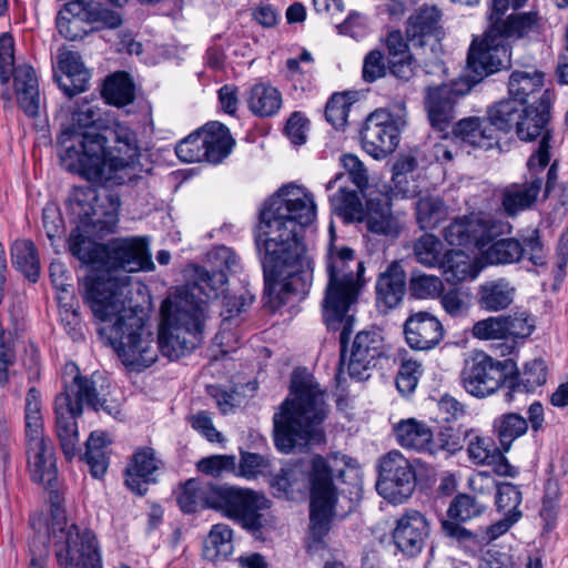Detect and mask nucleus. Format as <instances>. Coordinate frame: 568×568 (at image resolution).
I'll return each instance as SVG.
<instances>
[{
	"mask_svg": "<svg viewBox=\"0 0 568 568\" xmlns=\"http://www.w3.org/2000/svg\"><path fill=\"white\" fill-rule=\"evenodd\" d=\"M494 429L504 452L528 429V422L517 413L503 414L494 420Z\"/></svg>",
	"mask_w": 568,
	"mask_h": 568,
	"instance_id": "46",
	"label": "nucleus"
},
{
	"mask_svg": "<svg viewBox=\"0 0 568 568\" xmlns=\"http://www.w3.org/2000/svg\"><path fill=\"white\" fill-rule=\"evenodd\" d=\"M468 436L467 453L469 459L476 465L490 464L498 453L494 439L489 436L475 434L473 430L468 432Z\"/></svg>",
	"mask_w": 568,
	"mask_h": 568,
	"instance_id": "53",
	"label": "nucleus"
},
{
	"mask_svg": "<svg viewBox=\"0 0 568 568\" xmlns=\"http://www.w3.org/2000/svg\"><path fill=\"white\" fill-rule=\"evenodd\" d=\"M544 73L537 70L514 71L509 77L508 92L519 103H525L527 98L541 89Z\"/></svg>",
	"mask_w": 568,
	"mask_h": 568,
	"instance_id": "47",
	"label": "nucleus"
},
{
	"mask_svg": "<svg viewBox=\"0 0 568 568\" xmlns=\"http://www.w3.org/2000/svg\"><path fill=\"white\" fill-rule=\"evenodd\" d=\"M443 288V282L436 275L413 273L408 282V290L410 294L414 297L422 300L439 296Z\"/></svg>",
	"mask_w": 568,
	"mask_h": 568,
	"instance_id": "56",
	"label": "nucleus"
},
{
	"mask_svg": "<svg viewBox=\"0 0 568 568\" xmlns=\"http://www.w3.org/2000/svg\"><path fill=\"white\" fill-rule=\"evenodd\" d=\"M423 375V366L414 359H404L396 376V387L403 395L412 394Z\"/></svg>",
	"mask_w": 568,
	"mask_h": 568,
	"instance_id": "58",
	"label": "nucleus"
},
{
	"mask_svg": "<svg viewBox=\"0 0 568 568\" xmlns=\"http://www.w3.org/2000/svg\"><path fill=\"white\" fill-rule=\"evenodd\" d=\"M70 252L82 263L97 264L104 271L97 276H87L83 280L81 284L82 296L88 280L126 278L129 287L130 276L125 273L153 267L146 243L140 237L115 239L106 245H95L81 234L72 235Z\"/></svg>",
	"mask_w": 568,
	"mask_h": 568,
	"instance_id": "8",
	"label": "nucleus"
},
{
	"mask_svg": "<svg viewBox=\"0 0 568 568\" xmlns=\"http://www.w3.org/2000/svg\"><path fill=\"white\" fill-rule=\"evenodd\" d=\"M548 367L544 359L534 358L523 366L521 371L507 377L505 400L510 403L517 393H532L547 382Z\"/></svg>",
	"mask_w": 568,
	"mask_h": 568,
	"instance_id": "34",
	"label": "nucleus"
},
{
	"mask_svg": "<svg viewBox=\"0 0 568 568\" xmlns=\"http://www.w3.org/2000/svg\"><path fill=\"white\" fill-rule=\"evenodd\" d=\"M71 125L58 138L61 165L93 184H124L136 178L140 146L136 134L120 123L110 130L114 145L106 146L102 110L91 101L69 106Z\"/></svg>",
	"mask_w": 568,
	"mask_h": 568,
	"instance_id": "3",
	"label": "nucleus"
},
{
	"mask_svg": "<svg viewBox=\"0 0 568 568\" xmlns=\"http://www.w3.org/2000/svg\"><path fill=\"white\" fill-rule=\"evenodd\" d=\"M506 316H490L474 324L471 333L479 339H506Z\"/></svg>",
	"mask_w": 568,
	"mask_h": 568,
	"instance_id": "59",
	"label": "nucleus"
},
{
	"mask_svg": "<svg viewBox=\"0 0 568 568\" xmlns=\"http://www.w3.org/2000/svg\"><path fill=\"white\" fill-rule=\"evenodd\" d=\"M163 462L152 447H140L132 455L125 469L126 487L139 496H143L150 484L155 483L154 474L161 469Z\"/></svg>",
	"mask_w": 568,
	"mask_h": 568,
	"instance_id": "26",
	"label": "nucleus"
},
{
	"mask_svg": "<svg viewBox=\"0 0 568 568\" xmlns=\"http://www.w3.org/2000/svg\"><path fill=\"white\" fill-rule=\"evenodd\" d=\"M197 469L202 474L212 477H221L225 474H237L236 458L233 455H212L197 462Z\"/></svg>",
	"mask_w": 568,
	"mask_h": 568,
	"instance_id": "57",
	"label": "nucleus"
},
{
	"mask_svg": "<svg viewBox=\"0 0 568 568\" xmlns=\"http://www.w3.org/2000/svg\"><path fill=\"white\" fill-rule=\"evenodd\" d=\"M415 210L417 222L423 230L435 229L447 215V209L438 197H420Z\"/></svg>",
	"mask_w": 568,
	"mask_h": 568,
	"instance_id": "52",
	"label": "nucleus"
},
{
	"mask_svg": "<svg viewBox=\"0 0 568 568\" xmlns=\"http://www.w3.org/2000/svg\"><path fill=\"white\" fill-rule=\"evenodd\" d=\"M216 485H205L196 479H189L179 489L176 501L186 514L215 507Z\"/></svg>",
	"mask_w": 568,
	"mask_h": 568,
	"instance_id": "38",
	"label": "nucleus"
},
{
	"mask_svg": "<svg viewBox=\"0 0 568 568\" xmlns=\"http://www.w3.org/2000/svg\"><path fill=\"white\" fill-rule=\"evenodd\" d=\"M316 217L314 195L305 187L285 185L260 212L255 244L264 273V293L277 285L284 293L305 294L312 281V262L302 242L304 227Z\"/></svg>",
	"mask_w": 568,
	"mask_h": 568,
	"instance_id": "2",
	"label": "nucleus"
},
{
	"mask_svg": "<svg viewBox=\"0 0 568 568\" xmlns=\"http://www.w3.org/2000/svg\"><path fill=\"white\" fill-rule=\"evenodd\" d=\"M429 535L430 523L427 517L416 509H409L396 519L392 537L399 551L415 557L423 551Z\"/></svg>",
	"mask_w": 568,
	"mask_h": 568,
	"instance_id": "23",
	"label": "nucleus"
},
{
	"mask_svg": "<svg viewBox=\"0 0 568 568\" xmlns=\"http://www.w3.org/2000/svg\"><path fill=\"white\" fill-rule=\"evenodd\" d=\"M516 291L515 285L504 277L486 281L478 286V305L486 312L504 311L513 304Z\"/></svg>",
	"mask_w": 568,
	"mask_h": 568,
	"instance_id": "37",
	"label": "nucleus"
},
{
	"mask_svg": "<svg viewBox=\"0 0 568 568\" xmlns=\"http://www.w3.org/2000/svg\"><path fill=\"white\" fill-rule=\"evenodd\" d=\"M448 283L457 284L477 277L479 270L468 254L460 250L447 251L438 265Z\"/></svg>",
	"mask_w": 568,
	"mask_h": 568,
	"instance_id": "41",
	"label": "nucleus"
},
{
	"mask_svg": "<svg viewBox=\"0 0 568 568\" xmlns=\"http://www.w3.org/2000/svg\"><path fill=\"white\" fill-rule=\"evenodd\" d=\"M542 179L534 178L524 183H513L503 190L501 205L509 216L530 209L541 191Z\"/></svg>",
	"mask_w": 568,
	"mask_h": 568,
	"instance_id": "36",
	"label": "nucleus"
},
{
	"mask_svg": "<svg viewBox=\"0 0 568 568\" xmlns=\"http://www.w3.org/2000/svg\"><path fill=\"white\" fill-rule=\"evenodd\" d=\"M376 305L386 313L398 307L407 291L406 273L399 262L393 261L379 273L376 285Z\"/></svg>",
	"mask_w": 568,
	"mask_h": 568,
	"instance_id": "28",
	"label": "nucleus"
},
{
	"mask_svg": "<svg viewBox=\"0 0 568 568\" xmlns=\"http://www.w3.org/2000/svg\"><path fill=\"white\" fill-rule=\"evenodd\" d=\"M386 64L384 53L381 50L369 51L363 62L362 77L366 83H373L385 77Z\"/></svg>",
	"mask_w": 568,
	"mask_h": 568,
	"instance_id": "62",
	"label": "nucleus"
},
{
	"mask_svg": "<svg viewBox=\"0 0 568 568\" xmlns=\"http://www.w3.org/2000/svg\"><path fill=\"white\" fill-rule=\"evenodd\" d=\"M510 59L509 43L505 42L498 28L490 27L481 39L473 40L467 57L471 74L462 79H468L473 88L486 77L508 68Z\"/></svg>",
	"mask_w": 568,
	"mask_h": 568,
	"instance_id": "14",
	"label": "nucleus"
},
{
	"mask_svg": "<svg viewBox=\"0 0 568 568\" xmlns=\"http://www.w3.org/2000/svg\"><path fill=\"white\" fill-rule=\"evenodd\" d=\"M393 433L400 447L430 455L433 430L425 422L416 418L402 419L393 426Z\"/></svg>",
	"mask_w": 568,
	"mask_h": 568,
	"instance_id": "33",
	"label": "nucleus"
},
{
	"mask_svg": "<svg viewBox=\"0 0 568 568\" xmlns=\"http://www.w3.org/2000/svg\"><path fill=\"white\" fill-rule=\"evenodd\" d=\"M59 68L64 74V79H58L59 87L67 97L72 98L88 90L91 74L78 52H62L59 55Z\"/></svg>",
	"mask_w": 568,
	"mask_h": 568,
	"instance_id": "35",
	"label": "nucleus"
},
{
	"mask_svg": "<svg viewBox=\"0 0 568 568\" xmlns=\"http://www.w3.org/2000/svg\"><path fill=\"white\" fill-rule=\"evenodd\" d=\"M67 11L71 16L80 18L93 29H116L122 24V17L115 10L103 8L99 4H87L82 1L67 2Z\"/></svg>",
	"mask_w": 568,
	"mask_h": 568,
	"instance_id": "39",
	"label": "nucleus"
},
{
	"mask_svg": "<svg viewBox=\"0 0 568 568\" xmlns=\"http://www.w3.org/2000/svg\"><path fill=\"white\" fill-rule=\"evenodd\" d=\"M71 371L75 372V375L71 384L65 385L64 392L71 394V408L75 414H82L85 404L95 412L103 410L114 418L120 416L121 403L103 394L104 381L100 375L82 376L74 364L71 365Z\"/></svg>",
	"mask_w": 568,
	"mask_h": 568,
	"instance_id": "18",
	"label": "nucleus"
},
{
	"mask_svg": "<svg viewBox=\"0 0 568 568\" xmlns=\"http://www.w3.org/2000/svg\"><path fill=\"white\" fill-rule=\"evenodd\" d=\"M54 413L55 435L64 457L71 460L77 455L79 444L75 418L82 414H75L71 408V394L69 392H62L55 397Z\"/></svg>",
	"mask_w": 568,
	"mask_h": 568,
	"instance_id": "27",
	"label": "nucleus"
},
{
	"mask_svg": "<svg viewBox=\"0 0 568 568\" xmlns=\"http://www.w3.org/2000/svg\"><path fill=\"white\" fill-rule=\"evenodd\" d=\"M345 175L337 173L335 178L331 179L325 184L327 192L337 189L336 193L329 194L328 200L331 202L333 211L342 216L346 222L362 221L365 214V210L356 190H348L343 183Z\"/></svg>",
	"mask_w": 568,
	"mask_h": 568,
	"instance_id": "30",
	"label": "nucleus"
},
{
	"mask_svg": "<svg viewBox=\"0 0 568 568\" xmlns=\"http://www.w3.org/2000/svg\"><path fill=\"white\" fill-rule=\"evenodd\" d=\"M383 338L376 332L363 331L357 333L352 345L347 362L348 375L357 381H365L383 355Z\"/></svg>",
	"mask_w": 568,
	"mask_h": 568,
	"instance_id": "24",
	"label": "nucleus"
},
{
	"mask_svg": "<svg viewBox=\"0 0 568 568\" xmlns=\"http://www.w3.org/2000/svg\"><path fill=\"white\" fill-rule=\"evenodd\" d=\"M552 93L544 91L532 104L527 105L517 122V135L521 141H534L540 138L537 150L528 159L529 171H541L550 161L549 150L554 141L551 122Z\"/></svg>",
	"mask_w": 568,
	"mask_h": 568,
	"instance_id": "10",
	"label": "nucleus"
},
{
	"mask_svg": "<svg viewBox=\"0 0 568 568\" xmlns=\"http://www.w3.org/2000/svg\"><path fill=\"white\" fill-rule=\"evenodd\" d=\"M359 134L363 149L375 159L392 153L399 142L396 122L393 115L383 109L375 110L366 118Z\"/></svg>",
	"mask_w": 568,
	"mask_h": 568,
	"instance_id": "21",
	"label": "nucleus"
},
{
	"mask_svg": "<svg viewBox=\"0 0 568 568\" xmlns=\"http://www.w3.org/2000/svg\"><path fill=\"white\" fill-rule=\"evenodd\" d=\"M347 456L332 453L326 457L314 455L307 466L298 462L282 468L275 478V485L286 496L310 488V529L313 537L320 539L329 530L334 507L337 501V488L334 480L344 476Z\"/></svg>",
	"mask_w": 568,
	"mask_h": 568,
	"instance_id": "5",
	"label": "nucleus"
},
{
	"mask_svg": "<svg viewBox=\"0 0 568 568\" xmlns=\"http://www.w3.org/2000/svg\"><path fill=\"white\" fill-rule=\"evenodd\" d=\"M102 95L109 104L126 105L134 99V87L126 73L118 72L104 81Z\"/></svg>",
	"mask_w": 568,
	"mask_h": 568,
	"instance_id": "48",
	"label": "nucleus"
},
{
	"mask_svg": "<svg viewBox=\"0 0 568 568\" xmlns=\"http://www.w3.org/2000/svg\"><path fill=\"white\" fill-rule=\"evenodd\" d=\"M520 104L514 98L510 100H503L497 102L488 110V116L486 118L491 128L498 131L508 132L514 124L520 120L521 112Z\"/></svg>",
	"mask_w": 568,
	"mask_h": 568,
	"instance_id": "49",
	"label": "nucleus"
},
{
	"mask_svg": "<svg viewBox=\"0 0 568 568\" xmlns=\"http://www.w3.org/2000/svg\"><path fill=\"white\" fill-rule=\"evenodd\" d=\"M203 138L202 129L180 141L175 146L176 156L185 163L206 161L207 150L204 148L205 140Z\"/></svg>",
	"mask_w": 568,
	"mask_h": 568,
	"instance_id": "55",
	"label": "nucleus"
},
{
	"mask_svg": "<svg viewBox=\"0 0 568 568\" xmlns=\"http://www.w3.org/2000/svg\"><path fill=\"white\" fill-rule=\"evenodd\" d=\"M485 508V505L480 504L474 496L458 494L452 500L447 509V516L456 521H468L480 516Z\"/></svg>",
	"mask_w": 568,
	"mask_h": 568,
	"instance_id": "54",
	"label": "nucleus"
},
{
	"mask_svg": "<svg viewBox=\"0 0 568 568\" xmlns=\"http://www.w3.org/2000/svg\"><path fill=\"white\" fill-rule=\"evenodd\" d=\"M453 135L475 148L491 150L499 146V136L486 118L467 116L453 126Z\"/></svg>",
	"mask_w": 568,
	"mask_h": 568,
	"instance_id": "29",
	"label": "nucleus"
},
{
	"mask_svg": "<svg viewBox=\"0 0 568 568\" xmlns=\"http://www.w3.org/2000/svg\"><path fill=\"white\" fill-rule=\"evenodd\" d=\"M246 103L253 114L260 118H268L280 111L283 100L281 92L275 87L258 82L247 91Z\"/></svg>",
	"mask_w": 568,
	"mask_h": 568,
	"instance_id": "40",
	"label": "nucleus"
},
{
	"mask_svg": "<svg viewBox=\"0 0 568 568\" xmlns=\"http://www.w3.org/2000/svg\"><path fill=\"white\" fill-rule=\"evenodd\" d=\"M404 334L410 348L428 351L442 342L445 331L435 315L428 312H417L406 320Z\"/></svg>",
	"mask_w": 568,
	"mask_h": 568,
	"instance_id": "25",
	"label": "nucleus"
},
{
	"mask_svg": "<svg viewBox=\"0 0 568 568\" xmlns=\"http://www.w3.org/2000/svg\"><path fill=\"white\" fill-rule=\"evenodd\" d=\"M69 203L84 225H91L100 233L114 232L121 205L116 194L106 193L101 196L93 186H75Z\"/></svg>",
	"mask_w": 568,
	"mask_h": 568,
	"instance_id": "13",
	"label": "nucleus"
},
{
	"mask_svg": "<svg viewBox=\"0 0 568 568\" xmlns=\"http://www.w3.org/2000/svg\"><path fill=\"white\" fill-rule=\"evenodd\" d=\"M352 103L343 93H334L326 103L325 118L335 129L346 124Z\"/></svg>",
	"mask_w": 568,
	"mask_h": 568,
	"instance_id": "60",
	"label": "nucleus"
},
{
	"mask_svg": "<svg viewBox=\"0 0 568 568\" xmlns=\"http://www.w3.org/2000/svg\"><path fill=\"white\" fill-rule=\"evenodd\" d=\"M126 278L88 280L84 303L100 322L99 334L116 352L122 363L134 371L150 367L159 352L170 359L190 354L200 344L196 332L191 333L168 306H161L163 324L158 339L131 306H126Z\"/></svg>",
	"mask_w": 568,
	"mask_h": 568,
	"instance_id": "1",
	"label": "nucleus"
},
{
	"mask_svg": "<svg viewBox=\"0 0 568 568\" xmlns=\"http://www.w3.org/2000/svg\"><path fill=\"white\" fill-rule=\"evenodd\" d=\"M52 544L57 562L61 568H101L98 542L89 529L67 523L60 506V495L51 493Z\"/></svg>",
	"mask_w": 568,
	"mask_h": 568,
	"instance_id": "9",
	"label": "nucleus"
},
{
	"mask_svg": "<svg viewBox=\"0 0 568 568\" xmlns=\"http://www.w3.org/2000/svg\"><path fill=\"white\" fill-rule=\"evenodd\" d=\"M459 381L465 392L476 398H486L507 386L504 364L484 352L465 359Z\"/></svg>",
	"mask_w": 568,
	"mask_h": 568,
	"instance_id": "17",
	"label": "nucleus"
},
{
	"mask_svg": "<svg viewBox=\"0 0 568 568\" xmlns=\"http://www.w3.org/2000/svg\"><path fill=\"white\" fill-rule=\"evenodd\" d=\"M440 304L445 312L454 317L464 316L469 310L467 295L459 288L445 292L440 297Z\"/></svg>",
	"mask_w": 568,
	"mask_h": 568,
	"instance_id": "63",
	"label": "nucleus"
},
{
	"mask_svg": "<svg viewBox=\"0 0 568 568\" xmlns=\"http://www.w3.org/2000/svg\"><path fill=\"white\" fill-rule=\"evenodd\" d=\"M215 507L224 517L255 534L264 526L263 511L271 501L261 493L227 484L216 485Z\"/></svg>",
	"mask_w": 568,
	"mask_h": 568,
	"instance_id": "11",
	"label": "nucleus"
},
{
	"mask_svg": "<svg viewBox=\"0 0 568 568\" xmlns=\"http://www.w3.org/2000/svg\"><path fill=\"white\" fill-rule=\"evenodd\" d=\"M331 244L327 252L326 271L328 283L323 302V318L328 329L341 331L339 369L345 366V349L353 329L354 316L351 306L356 303L364 286V263L355 257L352 248L333 246L334 226H329Z\"/></svg>",
	"mask_w": 568,
	"mask_h": 568,
	"instance_id": "6",
	"label": "nucleus"
},
{
	"mask_svg": "<svg viewBox=\"0 0 568 568\" xmlns=\"http://www.w3.org/2000/svg\"><path fill=\"white\" fill-rule=\"evenodd\" d=\"M26 454L33 481L50 486L57 479V466L51 440L44 435L42 415L24 416Z\"/></svg>",
	"mask_w": 568,
	"mask_h": 568,
	"instance_id": "16",
	"label": "nucleus"
},
{
	"mask_svg": "<svg viewBox=\"0 0 568 568\" xmlns=\"http://www.w3.org/2000/svg\"><path fill=\"white\" fill-rule=\"evenodd\" d=\"M368 232L386 237H397L403 230L398 214L392 211L388 200L367 201L363 220Z\"/></svg>",
	"mask_w": 568,
	"mask_h": 568,
	"instance_id": "31",
	"label": "nucleus"
},
{
	"mask_svg": "<svg viewBox=\"0 0 568 568\" xmlns=\"http://www.w3.org/2000/svg\"><path fill=\"white\" fill-rule=\"evenodd\" d=\"M416 487V471L408 458L399 450H390L378 460L376 489L390 503H403Z\"/></svg>",
	"mask_w": 568,
	"mask_h": 568,
	"instance_id": "15",
	"label": "nucleus"
},
{
	"mask_svg": "<svg viewBox=\"0 0 568 568\" xmlns=\"http://www.w3.org/2000/svg\"><path fill=\"white\" fill-rule=\"evenodd\" d=\"M500 225L490 217L464 216L447 225L443 235L450 245H475L484 248L500 231Z\"/></svg>",
	"mask_w": 568,
	"mask_h": 568,
	"instance_id": "22",
	"label": "nucleus"
},
{
	"mask_svg": "<svg viewBox=\"0 0 568 568\" xmlns=\"http://www.w3.org/2000/svg\"><path fill=\"white\" fill-rule=\"evenodd\" d=\"M12 266L26 278L36 283L40 276V258L38 250L31 240H16L10 247Z\"/></svg>",
	"mask_w": 568,
	"mask_h": 568,
	"instance_id": "43",
	"label": "nucleus"
},
{
	"mask_svg": "<svg viewBox=\"0 0 568 568\" xmlns=\"http://www.w3.org/2000/svg\"><path fill=\"white\" fill-rule=\"evenodd\" d=\"M440 17L442 13L436 7L425 6L408 18L406 36L413 45L423 47L430 38L439 40L443 34Z\"/></svg>",
	"mask_w": 568,
	"mask_h": 568,
	"instance_id": "32",
	"label": "nucleus"
},
{
	"mask_svg": "<svg viewBox=\"0 0 568 568\" xmlns=\"http://www.w3.org/2000/svg\"><path fill=\"white\" fill-rule=\"evenodd\" d=\"M203 134L206 161L213 164L222 162L234 145L229 128L220 122H211L203 128Z\"/></svg>",
	"mask_w": 568,
	"mask_h": 568,
	"instance_id": "42",
	"label": "nucleus"
},
{
	"mask_svg": "<svg viewBox=\"0 0 568 568\" xmlns=\"http://www.w3.org/2000/svg\"><path fill=\"white\" fill-rule=\"evenodd\" d=\"M521 491L511 483H501L497 488L496 505L505 514L521 513L518 510L521 504Z\"/></svg>",
	"mask_w": 568,
	"mask_h": 568,
	"instance_id": "61",
	"label": "nucleus"
},
{
	"mask_svg": "<svg viewBox=\"0 0 568 568\" xmlns=\"http://www.w3.org/2000/svg\"><path fill=\"white\" fill-rule=\"evenodd\" d=\"M468 437V430H464L460 426L445 425L442 426L435 436L432 434L430 456L437 455L439 452L455 454L463 449L465 439Z\"/></svg>",
	"mask_w": 568,
	"mask_h": 568,
	"instance_id": "51",
	"label": "nucleus"
},
{
	"mask_svg": "<svg viewBox=\"0 0 568 568\" xmlns=\"http://www.w3.org/2000/svg\"><path fill=\"white\" fill-rule=\"evenodd\" d=\"M341 161L347 172V174L343 173L345 175L344 181L351 180L359 190L366 187L368 183V175L359 159L353 154H344Z\"/></svg>",
	"mask_w": 568,
	"mask_h": 568,
	"instance_id": "64",
	"label": "nucleus"
},
{
	"mask_svg": "<svg viewBox=\"0 0 568 568\" xmlns=\"http://www.w3.org/2000/svg\"><path fill=\"white\" fill-rule=\"evenodd\" d=\"M483 256L489 264H513L525 256H528L536 266H542L546 263L545 248L539 231L536 229L523 236L521 241L514 237L495 241L483 252Z\"/></svg>",
	"mask_w": 568,
	"mask_h": 568,
	"instance_id": "20",
	"label": "nucleus"
},
{
	"mask_svg": "<svg viewBox=\"0 0 568 568\" xmlns=\"http://www.w3.org/2000/svg\"><path fill=\"white\" fill-rule=\"evenodd\" d=\"M233 530L225 524L214 525L203 544V556L210 561L226 559L233 551Z\"/></svg>",
	"mask_w": 568,
	"mask_h": 568,
	"instance_id": "44",
	"label": "nucleus"
},
{
	"mask_svg": "<svg viewBox=\"0 0 568 568\" xmlns=\"http://www.w3.org/2000/svg\"><path fill=\"white\" fill-rule=\"evenodd\" d=\"M539 18L536 12H525L519 14H510L507 19L495 21L491 28H498V32L503 34L505 42L509 39H519L539 28Z\"/></svg>",
	"mask_w": 568,
	"mask_h": 568,
	"instance_id": "45",
	"label": "nucleus"
},
{
	"mask_svg": "<svg viewBox=\"0 0 568 568\" xmlns=\"http://www.w3.org/2000/svg\"><path fill=\"white\" fill-rule=\"evenodd\" d=\"M328 414L326 393L313 375L297 368L292 374L290 396L273 416L274 444L277 450L291 454L310 444H322L321 425Z\"/></svg>",
	"mask_w": 568,
	"mask_h": 568,
	"instance_id": "4",
	"label": "nucleus"
},
{
	"mask_svg": "<svg viewBox=\"0 0 568 568\" xmlns=\"http://www.w3.org/2000/svg\"><path fill=\"white\" fill-rule=\"evenodd\" d=\"M470 90V81L460 78L448 84L428 87L424 103L430 125L438 131H445L455 119L458 100Z\"/></svg>",
	"mask_w": 568,
	"mask_h": 568,
	"instance_id": "19",
	"label": "nucleus"
},
{
	"mask_svg": "<svg viewBox=\"0 0 568 568\" xmlns=\"http://www.w3.org/2000/svg\"><path fill=\"white\" fill-rule=\"evenodd\" d=\"M413 256L417 263L425 267H438L443 258L442 241L429 233L420 235L413 242Z\"/></svg>",
	"mask_w": 568,
	"mask_h": 568,
	"instance_id": "50",
	"label": "nucleus"
},
{
	"mask_svg": "<svg viewBox=\"0 0 568 568\" xmlns=\"http://www.w3.org/2000/svg\"><path fill=\"white\" fill-rule=\"evenodd\" d=\"M13 39L10 34L0 36V80L2 83L13 77V87L19 108L29 118H37L40 113L41 98L38 77L34 69L28 64L13 67Z\"/></svg>",
	"mask_w": 568,
	"mask_h": 568,
	"instance_id": "12",
	"label": "nucleus"
},
{
	"mask_svg": "<svg viewBox=\"0 0 568 568\" xmlns=\"http://www.w3.org/2000/svg\"><path fill=\"white\" fill-rule=\"evenodd\" d=\"M209 258L211 268L196 267L194 281L176 288L175 293L163 302V310L169 306L191 333L196 332L200 343L203 336L206 301L217 300L226 292V272L235 274L242 268L235 252L224 245L214 247Z\"/></svg>",
	"mask_w": 568,
	"mask_h": 568,
	"instance_id": "7",
	"label": "nucleus"
}]
</instances>
